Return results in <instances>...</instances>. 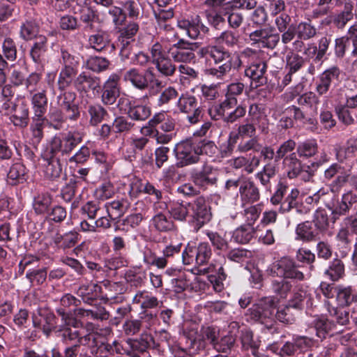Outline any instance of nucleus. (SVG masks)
<instances>
[{"mask_svg":"<svg viewBox=\"0 0 357 357\" xmlns=\"http://www.w3.org/2000/svg\"><path fill=\"white\" fill-rule=\"evenodd\" d=\"M77 294L82 298L84 302L92 305L98 297L103 294L102 287L94 283L82 285Z\"/></svg>","mask_w":357,"mask_h":357,"instance_id":"23","label":"nucleus"},{"mask_svg":"<svg viewBox=\"0 0 357 357\" xmlns=\"http://www.w3.org/2000/svg\"><path fill=\"white\" fill-rule=\"evenodd\" d=\"M316 335L321 341L328 336H332L334 333H338L343 330L337 328V324L334 320H330L325 317H319L313 321Z\"/></svg>","mask_w":357,"mask_h":357,"instance_id":"12","label":"nucleus"},{"mask_svg":"<svg viewBox=\"0 0 357 357\" xmlns=\"http://www.w3.org/2000/svg\"><path fill=\"white\" fill-rule=\"evenodd\" d=\"M75 84L79 90L87 92L90 90L99 91L100 79L86 75L85 73L80 74L75 81Z\"/></svg>","mask_w":357,"mask_h":357,"instance_id":"31","label":"nucleus"},{"mask_svg":"<svg viewBox=\"0 0 357 357\" xmlns=\"http://www.w3.org/2000/svg\"><path fill=\"white\" fill-rule=\"evenodd\" d=\"M229 303L224 301H207L204 309L211 314H227Z\"/></svg>","mask_w":357,"mask_h":357,"instance_id":"56","label":"nucleus"},{"mask_svg":"<svg viewBox=\"0 0 357 357\" xmlns=\"http://www.w3.org/2000/svg\"><path fill=\"white\" fill-rule=\"evenodd\" d=\"M142 220V215L140 213L131 214L116 224L115 230L128 231L129 227L134 228L139 225Z\"/></svg>","mask_w":357,"mask_h":357,"instance_id":"46","label":"nucleus"},{"mask_svg":"<svg viewBox=\"0 0 357 357\" xmlns=\"http://www.w3.org/2000/svg\"><path fill=\"white\" fill-rule=\"evenodd\" d=\"M178 107L184 113L194 111L197 107L195 98L189 96H182L178 100Z\"/></svg>","mask_w":357,"mask_h":357,"instance_id":"62","label":"nucleus"},{"mask_svg":"<svg viewBox=\"0 0 357 357\" xmlns=\"http://www.w3.org/2000/svg\"><path fill=\"white\" fill-rule=\"evenodd\" d=\"M268 274L280 278L298 280L304 279L303 273L296 268L295 261L289 257H282L273 262L267 269Z\"/></svg>","mask_w":357,"mask_h":357,"instance_id":"8","label":"nucleus"},{"mask_svg":"<svg viewBox=\"0 0 357 357\" xmlns=\"http://www.w3.org/2000/svg\"><path fill=\"white\" fill-rule=\"evenodd\" d=\"M139 321L142 323V328L149 329L157 321V315L148 310H142L138 316Z\"/></svg>","mask_w":357,"mask_h":357,"instance_id":"64","label":"nucleus"},{"mask_svg":"<svg viewBox=\"0 0 357 357\" xmlns=\"http://www.w3.org/2000/svg\"><path fill=\"white\" fill-rule=\"evenodd\" d=\"M256 230L254 227L244 224L236 228L231 238L234 242L239 244H247L255 237Z\"/></svg>","mask_w":357,"mask_h":357,"instance_id":"27","label":"nucleus"},{"mask_svg":"<svg viewBox=\"0 0 357 357\" xmlns=\"http://www.w3.org/2000/svg\"><path fill=\"white\" fill-rule=\"evenodd\" d=\"M296 259L303 266L307 265L312 268L313 267L312 264L316 260V256L310 250L306 248H300L296 252Z\"/></svg>","mask_w":357,"mask_h":357,"instance_id":"51","label":"nucleus"},{"mask_svg":"<svg viewBox=\"0 0 357 357\" xmlns=\"http://www.w3.org/2000/svg\"><path fill=\"white\" fill-rule=\"evenodd\" d=\"M153 224L159 231H167L174 227L172 221L167 219L162 213H158L153 218Z\"/></svg>","mask_w":357,"mask_h":357,"instance_id":"59","label":"nucleus"},{"mask_svg":"<svg viewBox=\"0 0 357 357\" xmlns=\"http://www.w3.org/2000/svg\"><path fill=\"white\" fill-rule=\"evenodd\" d=\"M190 210V222L201 227L212 218L211 207L206 202H188Z\"/></svg>","mask_w":357,"mask_h":357,"instance_id":"10","label":"nucleus"},{"mask_svg":"<svg viewBox=\"0 0 357 357\" xmlns=\"http://www.w3.org/2000/svg\"><path fill=\"white\" fill-rule=\"evenodd\" d=\"M276 306L271 298H264L248 309L246 316L264 326V330L271 334L278 333L279 327L274 319Z\"/></svg>","mask_w":357,"mask_h":357,"instance_id":"4","label":"nucleus"},{"mask_svg":"<svg viewBox=\"0 0 357 357\" xmlns=\"http://www.w3.org/2000/svg\"><path fill=\"white\" fill-rule=\"evenodd\" d=\"M143 261L148 266H154L158 268L167 266V261L164 257H158L151 249H146L143 255Z\"/></svg>","mask_w":357,"mask_h":357,"instance_id":"45","label":"nucleus"},{"mask_svg":"<svg viewBox=\"0 0 357 357\" xmlns=\"http://www.w3.org/2000/svg\"><path fill=\"white\" fill-rule=\"evenodd\" d=\"M26 278L33 284H41L47 278L46 268L29 269L26 273Z\"/></svg>","mask_w":357,"mask_h":357,"instance_id":"60","label":"nucleus"},{"mask_svg":"<svg viewBox=\"0 0 357 357\" xmlns=\"http://www.w3.org/2000/svg\"><path fill=\"white\" fill-rule=\"evenodd\" d=\"M158 71L165 76H171L176 71V66L173 64L171 59L167 56H164L154 63Z\"/></svg>","mask_w":357,"mask_h":357,"instance_id":"54","label":"nucleus"},{"mask_svg":"<svg viewBox=\"0 0 357 357\" xmlns=\"http://www.w3.org/2000/svg\"><path fill=\"white\" fill-rule=\"evenodd\" d=\"M79 311L82 312V313L79 312L80 317H87L93 319L104 321L110 317L109 312L102 305L89 310L80 309Z\"/></svg>","mask_w":357,"mask_h":357,"instance_id":"37","label":"nucleus"},{"mask_svg":"<svg viewBox=\"0 0 357 357\" xmlns=\"http://www.w3.org/2000/svg\"><path fill=\"white\" fill-rule=\"evenodd\" d=\"M75 75V68L70 67L64 68L60 73L57 82L59 89L63 90L68 87L71 84Z\"/></svg>","mask_w":357,"mask_h":357,"instance_id":"58","label":"nucleus"},{"mask_svg":"<svg viewBox=\"0 0 357 357\" xmlns=\"http://www.w3.org/2000/svg\"><path fill=\"white\" fill-rule=\"evenodd\" d=\"M344 264L343 261L335 258L330 262L328 268L326 269L324 274L332 281H337L344 275Z\"/></svg>","mask_w":357,"mask_h":357,"instance_id":"35","label":"nucleus"},{"mask_svg":"<svg viewBox=\"0 0 357 357\" xmlns=\"http://www.w3.org/2000/svg\"><path fill=\"white\" fill-rule=\"evenodd\" d=\"M76 94L72 91H66L58 97V105L68 114L70 119L75 120L79 116L77 104L75 102Z\"/></svg>","mask_w":357,"mask_h":357,"instance_id":"15","label":"nucleus"},{"mask_svg":"<svg viewBox=\"0 0 357 357\" xmlns=\"http://www.w3.org/2000/svg\"><path fill=\"white\" fill-rule=\"evenodd\" d=\"M178 165L183 167L195 163L199 160L197 147L189 142H184L176 145L174 149Z\"/></svg>","mask_w":357,"mask_h":357,"instance_id":"9","label":"nucleus"},{"mask_svg":"<svg viewBox=\"0 0 357 357\" xmlns=\"http://www.w3.org/2000/svg\"><path fill=\"white\" fill-rule=\"evenodd\" d=\"M118 77L112 76L104 84L102 88V100L106 105H113L119 96Z\"/></svg>","mask_w":357,"mask_h":357,"instance_id":"18","label":"nucleus"},{"mask_svg":"<svg viewBox=\"0 0 357 357\" xmlns=\"http://www.w3.org/2000/svg\"><path fill=\"white\" fill-rule=\"evenodd\" d=\"M352 10L353 6L351 3H346L344 10L335 17L333 22L338 29H343L347 23L353 19Z\"/></svg>","mask_w":357,"mask_h":357,"instance_id":"47","label":"nucleus"},{"mask_svg":"<svg viewBox=\"0 0 357 357\" xmlns=\"http://www.w3.org/2000/svg\"><path fill=\"white\" fill-rule=\"evenodd\" d=\"M73 357H107L114 354L112 344L102 342L95 333L84 334L82 331L70 341Z\"/></svg>","mask_w":357,"mask_h":357,"instance_id":"2","label":"nucleus"},{"mask_svg":"<svg viewBox=\"0 0 357 357\" xmlns=\"http://www.w3.org/2000/svg\"><path fill=\"white\" fill-rule=\"evenodd\" d=\"M98 32L90 36L89 44L90 47L97 51H101L105 49L109 43V40L106 33L97 30Z\"/></svg>","mask_w":357,"mask_h":357,"instance_id":"39","label":"nucleus"},{"mask_svg":"<svg viewBox=\"0 0 357 357\" xmlns=\"http://www.w3.org/2000/svg\"><path fill=\"white\" fill-rule=\"evenodd\" d=\"M59 340L63 347L62 351L54 347L51 349L50 354L47 351L38 353L31 348L26 347L23 350L22 357H73V349L71 348L70 341L66 340V342L63 339Z\"/></svg>","mask_w":357,"mask_h":357,"instance_id":"11","label":"nucleus"},{"mask_svg":"<svg viewBox=\"0 0 357 357\" xmlns=\"http://www.w3.org/2000/svg\"><path fill=\"white\" fill-rule=\"evenodd\" d=\"M24 166L20 163H16L11 167L8 174V181L10 185H16L24 179Z\"/></svg>","mask_w":357,"mask_h":357,"instance_id":"49","label":"nucleus"},{"mask_svg":"<svg viewBox=\"0 0 357 357\" xmlns=\"http://www.w3.org/2000/svg\"><path fill=\"white\" fill-rule=\"evenodd\" d=\"M185 203V204L183 202H155V204H162L175 220H183L188 218L190 222L189 204Z\"/></svg>","mask_w":357,"mask_h":357,"instance_id":"20","label":"nucleus"},{"mask_svg":"<svg viewBox=\"0 0 357 357\" xmlns=\"http://www.w3.org/2000/svg\"><path fill=\"white\" fill-rule=\"evenodd\" d=\"M246 203H242V207L244 208L243 215L245 218V224L253 227L255 222L259 218L261 212V204L250 206L246 207Z\"/></svg>","mask_w":357,"mask_h":357,"instance_id":"44","label":"nucleus"},{"mask_svg":"<svg viewBox=\"0 0 357 357\" xmlns=\"http://www.w3.org/2000/svg\"><path fill=\"white\" fill-rule=\"evenodd\" d=\"M311 222L319 236L326 234L330 227V220L325 209H317L314 214V218Z\"/></svg>","mask_w":357,"mask_h":357,"instance_id":"32","label":"nucleus"},{"mask_svg":"<svg viewBox=\"0 0 357 357\" xmlns=\"http://www.w3.org/2000/svg\"><path fill=\"white\" fill-rule=\"evenodd\" d=\"M46 43L47 39L44 36H40L36 38L30 52L31 56L36 63L42 62L46 52Z\"/></svg>","mask_w":357,"mask_h":357,"instance_id":"36","label":"nucleus"},{"mask_svg":"<svg viewBox=\"0 0 357 357\" xmlns=\"http://www.w3.org/2000/svg\"><path fill=\"white\" fill-rule=\"evenodd\" d=\"M80 21L84 24L87 31L99 30L100 20L98 13L89 7H84L80 10Z\"/></svg>","mask_w":357,"mask_h":357,"instance_id":"21","label":"nucleus"},{"mask_svg":"<svg viewBox=\"0 0 357 357\" xmlns=\"http://www.w3.org/2000/svg\"><path fill=\"white\" fill-rule=\"evenodd\" d=\"M212 257L211 245L207 242L197 244L189 242L182 252V261L185 265H190L194 262L196 266L206 265Z\"/></svg>","mask_w":357,"mask_h":357,"instance_id":"5","label":"nucleus"},{"mask_svg":"<svg viewBox=\"0 0 357 357\" xmlns=\"http://www.w3.org/2000/svg\"><path fill=\"white\" fill-rule=\"evenodd\" d=\"M81 237L79 231L73 230L64 234H56L53 238V242L56 248L66 250L75 247L81 240Z\"/></svg>","mask_w":357,"mask_h":357,"instance_id":"17","label":"nucleus"},{"mask_svg":"<svg viewBox=\"0 0 357 357\" xmlns=\"http://www.w3.org/2000/svg\"><path fill=\"white\" fill-rule=\"evenodd\" d=\"M240 339L243 351H250L252 355L257 354L260 341L254 340V333L250 329L244 328L241 330Z\"/></svg>","mask_w":357,"mask_h":357,"instance_id":"29","label":"nucleus"},{"mask_svg":"<svg viewBox=\"0 0 357 357\" xmlns=\"http://www.w3.org/2000/svg\"><path fill=\"white\" fill-rule=\"evenodd\" d=\"M138 26L135 23L128 24L127 26L120 29L119 40L121 44V54H125L126 56L128 54L126 52L127 47L130 44V39H131L137 32Z\"/></svg>","mask_w":357,"mask_h":357,"instance_id":"34","label":"nucleus"},{"mask_svg":"<svg viewBox=\"0 0 357 357\" xmlns=\"http://www.w3.org/2000/svg\"><path fill=\"white\" fill-rule=\"evenodd\" d=\"M125 279L131 287H141L146 280V271L141 266L131 267L126 271Z\"/></svg>","mask_w":357,"mask_h":357,"instance_id":"24","label":"nucleus"},{"mask_svg":"<svg viewBox=\"0 0 357 357\" xmlns=\"http://www.w3.org/2000/svg\"><path fill=\"white\" fill-rule=\"evenodd\" d=\"M227 275L224 267L221 265L214 273L208 275V280L212 284L215 292H222L225 289Z\"/></svg>","mask_w":357,"mask_h":357,"instance_id":"33","label":"nucleus"},{"mask_svg":"<svg viewBox=\"0 0 357 357\" xmlns=\"http://www.w3.org/2000/svg\"><path fill=\"white\" fill-rule=\"evenodd\" d=\"M284 165L289 168L288 176L290 178H296L301 172V162L296 158V154L292 153L284 160Z\"/></svg>","mask_w":357,"mask_h":357,"instance_id":"48","label":"nucleus"},{"mask_svg":"<svg viewBox=\"0 0 357 357\" xmlns=\"http://www.w3.org/2000/svg\"><path fill=\"white\" fill-rule=\"evenodd\" d=\"M172 284L177 293L183 292L190 285L188 275L182 271L178 272L177 276L172 279Z\"/></svg>","mask_w":357,"mask_h":357,"instance_id":"57","label":"nucleus"},{"mask_svg":"<svg viewBox=\"0 0 357 357\" xmlns=\"http://www.w3.org/2000/svg\"><path fill=\"white\" fill-rule=\"evenodd\" d=\"M168 52L170 56L177 62H190L195 58L192 49L186 47L183 40L169 48Z\"/></svg>","mask_w":357,"mask_h":357,"instance_id":"19","label":"nucleus"},{"mask_svg":"<svg viewBox=\"0 0 357 357\" xmlns=\"http://www.w3.org/2000/svg\"><path fill=\"white\" fill-rule=\"evenodd\" d=\"M153 74L149 70L140 72L135 68L130 69L124 73L126 81L130 82L139 89H144L151 83Z\"/></svg>","mask_w":357,"mask_h":357,"instance_id":"14","label":"nucleus"},{"mask_svg":"<svg viewBox=\"0 0 357 357\" xmlns=\"http://www.w3.org/2000/svg\"><path fill=\"white\" fill-rule=\"evenodd\" d=\"M128 202H108L105 206L109 217L112 219H116L121 217L128 208Z\"/></svg>","mask_w":357,"mask_h":357,"instance_id":"53","label":"nucleus"},{"mask_svg":"<svg viewBox=\"0 0 357 357\" xmlns=\"http://www.w3.org/2000/svg\"><path fill=\"white\" fill-rule=\"evenodd\" d=\"M109 61L103 57H91L87 61L89 68L94 72H100L106 70L109 66Z\"/></svg>","mask_w":357,"mask_h":357,"instance_id":"63","label":"nucleus"},{"mask_svg":"<svg viewBox=\"0 0 357 357\" xmlns=\"http://www.w3.org/2000/svg\"><path fill=\"white\" fill-rule=\"evenodd\" d=\"M102 285L108 293H104L101 294L102 297L107 301H116L119 297L116 294H121V286L117 282H111L109 281H103Z\"/></svg>","mask_w":357,"mask_h":357,"instance_id":"50","label":"nucleus"},{"mask_svg":"<svg viewBox=\"0 0 357 357\" xmlns=\"http://www.w3.org/2000/svg\"><path fill=\"white\" fill-rule=\"evenodd\" d=\"M287 305L289 307L302 310L305 307L308 310L312 308V298L306 290L303 287H299L294 291L288 301Z\"/></svg>","mask_w":357,"mask_h":357,"instance_id":"13","label":"nucleus"},{"mask_svg":"<svg viewBox=\"0 0 357 357\" xmlns=\"http://www.w3.org/2000/svg\"><path fill=\"white\" fill-rule=\"evenodd\" d=\"M149 333H142L138 338H128V347L132 353L131 357H141L139 354H143L149 349Z\"/></svg>","mask_w":357,"mask_h":357,"instance_id":"25","label":"nucleus"},{"mask_svg":"<svg viewBox=\"0 0 357 357\" xmlns=\"http://www.w3.org/2000/svg\"><path fill=\"white\" fill-rule=\"evenodd\" d=\"M80 301L70 294L63 295L60 299V305L56 307V312L61 317V323L55 331L59 339L70 341L73 337H77L81 331L83 323L75 316H79L81 308L77 307Z\"/></svg>","mask_w":357,"mask_h":357,"instance_id":"1","label":"nucleus"},{"mask_svg":"<svg viewBox=\"0 0 357 357\" xmlns=\"http://www.w3.org/2000/svg\"><path fill=\"white\" fill-rule=\"evenodd\" d=\"M33 327L43 332L49 337L55 331L57 318L54 311L46 305L38 306L31 315Z\"/></svg>","mask_w":357,"mask_h":357,"instance_id":"6","label":"nucleus"},{"mask_svg":"<svg viewBox=\"0 0 357 357\" xmlns=\"http://www.w3.org/2000/svg\"><path fill=\"white\" fill-rule=\"evenodd\" d=\"M13 321L20 331L27 328L30 326V312L26 308H20L14 314Z\"/></svg>","mask_w":357,"mask_h":357,"instance_id":"42","label":"nucleus"},{"mask_svg":"<svg viewBox=\"0 0 357 357\" xmlns=\"http://www.w3.org/2000/svg\"><path fill=\"white\" fill-rule=\"evenodd\" d=\"M349 205L347 204V202H327L326 207L332 215L331 219L332 224L335 223L339 216L346 214L352 202H349Z\"/></svg>","mask_w":357,"mask_h":357,"instance_id":"38","label":"nucleus"},{"mask_svg":"<svg viewBox=\"0 0 357 357\" xmlns=\"http://www.w3.org/2000/svg\"><path fill=\"white\" fill-rule=\"evenodd\" d=\"M356 291L351 286L343 287L340 285L336 302L340 307H348L353 303H357Z\"/></svg>","mask_w":357,"mask_h":357,"instance_id":"26","label":"nucleus"},{"mask_svg":"<svg viewBox=\"0 0 357 357\" xmlns=\"http://www.w3.org/2000/svg\"><path fill=\"white\" fill-rule=\"evenodd\" d=\"M266 71V64L265 62L259 61L251 65L245 70V75L250 77L253 81L258 83V85H263L267 81L264 74Z\"/></svg>","mask_w":357,"mask_h":357,"instance_id":"28","label":"nucleus"},{"mask_svg":"<svg viewBox=\"0 0 357 357\" xmlns=\"http://www.w3.org/2000/svg\"><path fill=\"white\" fill-rule=\"evenodd\" d=\"M250 257V252L243 248H234L229 250L226 258L236 263H243Z\"/></svg>","mask_w":357,"mask_h":357,"instance_id":"52","label":"nucleus"},{"mask_svg":"<svg viewBox=\"0 0 357 357\" xmlns=\"http://www.w3.org/2000/svg\"><path fill=\"white\" fill-rule=\"evenodd\" d=\"M199 55L208 61H213L215 68L208 70V74L222 79L234 66V61H240L238 57L232 56L229 52L216 46H206L199 51Z\"/></svg>","mask_w":357,"mask_h":357,"instance_id":"3","label":"nucleus"},{"mask_svg":"<svg viewBox=\"0 0 357 357\" xmlns=\"http://www.w3.org/2000/svg\"><path fill=\"white\" fill-rule=\"evenodd\" d=\"M178 29L183 31L190 38H197L200 34V31H206L207 29L203 25L198 23H191L189 21H181L178 23Z\"/></svg>","mask_w":357,"mask_h":357,"instance_id":"41","label":"nucleus"},{"mask_svg":"<svg viewBox=\"0 0 357 357\" xmlns=\"http://www.w3.org/2000/svg\"><path fill=\"white\" fill-rule=\"evenodd\" d=\"M32 103L35 108L36 115L42 116L46 110L47 99L44 93H36L32 98Z\"/></svg>","mask_w":357,"mask_h":357,"instance_id":"61","label":"nucleus"},{"mask_svg":"<svg viewBox=\"0 0 357 357\" xmlns=\"http://www.w3.org/2000/svg\"><path fill=\"white\" fill-rule=\"evenodd\" d=\"M292 285L291 282L284 278L273 280L271 282V289L280 298H287L291 291Z\"/></svg>","mask_w":357,"mask_h":357,"instance_id":"40","label":"nucleus"},{"mask_svg":"<svg viewBox=\"0 0 357 357\" xmlns=\"http://www.w3.org/2000/svg\"><path fill=\"white\" fill-rule=\"evenodd\" d=\"M130 118L135 121H145L151 115V109L145 105H130L128 111Z\"/></svg>","mask_w":357,"mask_h":357,"instance_id":"43","label":"nucleus"},{"mask_svg":"<svg viewBox=\"0 0 357 357\" xmlns=\"http://www.w3.org/2000/svg\"><path fill=\"white\" fill-rule=\"evenodd\" d=\"M135 304L139 305L142 310L156 308L159 306L160 301L158 298L150 291L143 290L138 291L132 299Z\"/></svg>","mask_w":357,"mask_h":357,"instance_id":"22","label":"nucleus"},{"mask_svg":"<svg viewBox=\"0 0 357 357\" xmlns=\"http://www.w3.org/2000/svg\"><path fill=\"white\" fill-rule=\"evenodd\" d=\"M325 305H327V310L329 312L331 319L337 324V328L338 326H346L349 323V312L344 309V307H335L332 306L328 301H325Z\"/></svg>","mask_w":357,"mask_h":357,"instance_id":"30","label":"nucleus"},{"mask_svg":"<svg viewBox=\"0 0 357 357\" xmlns=\"http://www.w3.org/2000/svg\"><path fill=\"white\" fill-rule=\"evenodd\" d=\"M317 341L305 335H294L291 341L287 342L282 347L281 351L287 356L304 357L308 353V357H312L311 353L312 347L316 346Z\"/></svg>","mask_w":357,"mask_h":357,"instance_id":"7","label":"nucleus"},{"mask_svg":"<svg viewBox=\"0 0 357 357\" xmlns=\"http://www.w3.org/2000/svg\"><path fill=\"white\" fill-rule=\"evenodd\" d=\"M312 225V222L305 221L297 225L295 234V239L301 241L304 243H310L317 241L320 238V236Z\"/></svg>","mask_w":357,"mask_h":357,"instance_id":"16","label":"nucleus"},{"mask_svg":"<svg viewBox=\"0 0 357 357\" xmlns=\"http://www.w3.org/2000/svg\"><path fill=\"white\" fill-rule=\"evenodd\" d=\"M235 337L232 335H227L218 339L214 343L213 348L218 352L226 353L234 347Z\"/></svg>","mask_w":357,"mask_h":357,"instance_id":"55","label":"nucleus"}]
</instances>
